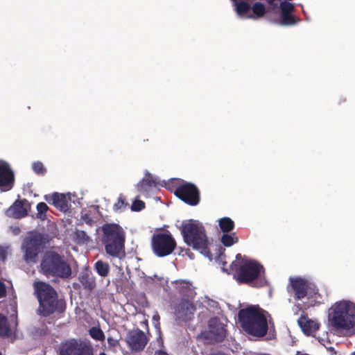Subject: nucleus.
I'll return each instance as SVG.
<instances>
[{"mask_svg":"<svg viewBox=\"0 0 355 355\" xmlns=\"http://www.w3.org/2000/svg\"><path fill=\"white\" fill-rule=\"evenodd\" d=\"M33 287L35 295L39 302L37 310L38 315L46 318L55 313L60 315L65 312V300L59 297L58 292L51 284L37 281L34 282Z\"/></svg>","mask_w":355,"mask_h":355,"instance_id":"nucleus-1","label":"nucleus"},{"mask_svg":"<svg viewBox=\"0 0 355 355\" xmlns=\"http://www.w3.org/2000/svg\"><path fill=\"white\" fill-rule=\"evenodd\" d=\"M184 242L205 257H211L210 242L204 225L198 220H184L180 226Z\"/></svg>","mask_w":355,"mask_h":355,"instance_id":"nucleus-2","label":"nucleus"},{"mask_svg":"<svg viewBox=\"0 0 355 355\" xmlns=\"http://www.w3.org/2000/svg\"><path fill=\"white\" fill-rule=\"evenodd\" d=\"M264 313L265 311L258 306H250L241 309L238 313V319L242 329L253 336H264L268 329Z\"/></svg>","mask_w":355,"mask_h":355,"instance_id":"nucleus-3","label":"nucleus"},{"mask_svg":"<svg viewBox=\"0 0 355 355\" xmlns=\"http://www.w3.org/2000/svg\"><path fill=\"white\" fill-rule=\"evenodd\" d=\"M102 243L107 254L120 257L125 253V234L116 223H105L101 227Z\"/></svg>","mask_w":355,"mask_h":355,"instance_id":"nucleus-4","label":"nucleus"},{"mask_svg":"<svg viewBox=\"0 0 355 355\" xmlns=\"http://www.w3.org/2000/svg\"><path fill=\"white\" fill-rule=\"evenodd\" d=\"M41 272L46 277L69 278L71 268L63 255L55 251H47L40 263Z\"/></svg>","mask_w":355,"mask_h":355,"instance_id":"nucleus-5","label":"nucleus"},{"mask_svg":"<svg viewBox=\"0 0 355 355\" xmlns=\"http://www.w3.org/2000/svg\"><path fill=\"white\" fill-rule=\"evenodd\" d=\"M234 271V277L239 284H250L259 288L267 283L265 278H259L261 272H264L263 266L254 260L243 261Z\"/></svg>","mask_w":355,"mask_h":355,"instance_id":"nucleus-6","label":"nucleus"},{"mask_svg":"<svg viewBox=\"0 0 355 355\" xmlns=\"http://www.w3.org/2000/svg\"><path fill=\"white\" fill-rule=\"evenodd\" d=\"M49 243V236L46 233L37 231L29 232L23 239L21 250L23 252V259L27 263L37 262L39 254Z\"/></svg>","mask_w":355,"mask_h":355,"instance_id":"nucleus-7","label":"nucleus"},{"mask_svg":"<svg viewBox=\"0 0 355 355\" xmlns=\"http://www.w3.org/2000/svg\"><path fill=\"white\" fill-rule=\"evenodd\" d=\"M331 325L336 329L355 327V305L348 302L336 303L329 316Z\"/></svg>","mask_w":355,"mask_h":355,"instance_id":"nucleus-8","label":"nucleus"},{"mask_svg":"<svg viewBox=\"0 0 355 355\" xmlns=\"http://www.w3.org/2000/svg\"><path fill=\"white\" fill-rule=\"evenodd\" d=\"M176 245L175 239L168 230L157 231L152 236L151 248L153 253L158 257L171 254Z\"/></svg>","mask_w":355,"mask_h":355,"instance_id":"nucleus-9","label":"nucleus"},{"mask_svg":"<svg viewBox=\"0 0 355 355\" xmlns=\"http://www.w3.org/2000/svg\"><path fill=\"white\" fill-rule=\"evenodd\" d=\"M174 194L186 204L191 206H196L200 201L199 189L195 184L191 182H184L179 185L175 190Z\"/></svg>","mask_w":355,"mask_h":355,"instance_id":"nucleus-10","label":"nucleus"},{"mask_svg":"<svg viewBox=\"0 0 355 355\" xmlns=\"http://www.w3.org/2000/svg\"><path fill=\"white\" fill-rule=\"evenodd\" d=\"M15 175L8 163L3 162L0 164V190L10 191L14 186Z\"/></svg>","mask_w":355,"mask_h":355,"instance_id":"nucleus-11","label":"nucleus"},{"mask_svg":"<svg viewBox=\"0 0 355 355\" xmlns=\"http://www.w3.org/2000/svg\"><path fill=\"white\" fill-rule=\"evenodd\" d=\"M196 306L191 302L187 300H182L175 306L174 313L178 320L187 322L193 318Z\"/></svg>","mask_w":355,"mask_h":355,"instance_id":"nucleus-12","label":"nucleus"},{"mask_svg":"<svg viewBox=\"0 0 355 355\" xmlns=\"http://www.w3.org/2000/svg\"><path fill=\"white\" fill-rule=\"evenodd\" d=\"M127 343L135 352H140L146 347L148 339L145 334L139 329L130 331L127 337Z\"/></svg>","mask_w":355,"mask_h":355,"instance_id":"nucleus-13","label":"nucleus"},{"mask_svg":"<svg viewBox=\"0 0 355 355\" xmlns=\"http://www.w3.org/2000/svg\"><path fill=\"white\" fill-rule=\"evenodd\" d=\"M30 205L27 200H17L6 210V215L13 218H21L27 216Z\"/></svg>","mask_w":355,"mask_h":355,"instance_id":"nucleus-14","label":"nucleus"},{"mask_svg":"<svg viewBox=\"0 0 355 355\" xmlns=\"http://www.w3.org/2000/svg\"><path fill=\"white\" fill-rule=\"evenodd\" d=\"M209 333L216 342L223 341L226 337V329L223 324L217 318H212L208 322Z\"/></svg>","mask_w":355,"mask_h":355,"instance_id":"nucleus-15","label":"nucleus"},{"mask_svg":"<svg viewBox=\"0 0 355 355\" xmlns=\"http://www.w3.org/2000/svg\"><path fill=\"white\" fill-rule=\"evenodd\" d=\"M290 282L296 300H302L306 296L309 284L306 279L301 277L291 278Z\"/></svg>","mask_w":355,"mask_h":355,"instance_id":"nucleus-16","label":"nucleus"},{"mask_svg":"<svg viewBox=\"0 0 355 355\" xmlns=\"http://www.w3.org/2000/svg\"><path fill=\"white\" fill-rule=\"evenodd\" d=\"M44 198L60 211H66L69 209V202L63 193L55 192L52 195H46Z\"/></svg>","mask_w":355,"mask_h":355,"instance_id":"nucleus-17","label":"nucleus"},{"mask_svg":"<svg viewBox=\"0 0 355 355\" xmlns=\"http://www.w3.org/2000/svg\"><path fill=\"white\" fill-rule=\"evenodd\" d=\"M297 323L306 335H313L320 327V324L318 322L312 320L304 315L299 318Z\"/></svg>","mask_w":355,"mask_h":355,"instance_id":"nucleus-18","label":"nucleus"},{"mask_svg":"<svg viewBox=\"0 0 355 355\" xmlns=\"http://www.w3.org/2000/svg\"><path fill=\"white\" fill-rule=\"evenodd\" d=\"M157 184V179L149 173H146L143 179L137 183V189L140 193L147 195L149 191L153 187H155Z\"/></svg>","mask_w":355,"mask_h":355,"instance_id":"nucleus-19","label":"nucleus"},{"mask_svg":"<svg viewBox=\"0 0 355 355\" xmlns=\"http://www.w3.org/2000/svg\"><path fill=\"white\" fill-rule=\"evenodd\" d=\"M79 343L74 338L61 343L59 347L60 355H76Z\"/></svg>","mask_w":355,"mask_h":355,"instance_id":"nucleus-20","label":"nucleus"},{"mask_svg":"<svg viewBox=\"0 0 355 355\" xmlns=\"http://www.w3.org/2000/svg\"><path fill=\"white\" fill-rule=\"evenodd\" d=\"M79 282L84 289L92 291L96 287V280L91 272L86 271L79 276Z\"/></svg>","mask_w":355,"mask_h":355,"instance_id":"nucleus-21","label":"nucleus"},{"mask_svg":"<svg viewBox=\"0 0 355 355\" xmlns=\"http://www.w3.org/2000/svg\"><path fill=\"white\" fill-rule=\"evenodd\" d=\"M12 332L6 316L0 313V337L9 338Z\"/></svg>","mask_w":355,"mask_h":355,"instance_id":"nucleus-22","label":"nucleus"},{"mask_svg":"<svg viewBox=\"0 0 355 355\" xmlns=\"http://www.w3.org/2000/svg\"><path fill=\"white\" fill-rule=\"evenodd\" d=\"M218 225L223 233H230L235 227L234 222L229 217H223L219 219Z\"/></svg>","mask_w":355,"mask_h":355,"instance_id":"nucleus-23","label":"nucleus"},{"mask_svg":"<svg viewBox=\"0 0 355 355\" xmlns=\"http://www.w3.org/2000/svg\"><path fill=\"white\" fill-rule=\"evenodd\" d=\"M220 241L224 246L230 247L234 243H238L239 237L236 236L235 232L232 234L223 233L221 236Z\"/></svg>","mask_w":355,"mask_h":355,"instance_id":"nucleus-24","label":"nucleus"},{"mask_svg":"<svg viewBox=\"0 0 355 355\" xmlns=\"http://www.w3.org/2000/svg\"><path fill=\"white\" fill-rule=\"evenodd\" d=\"M76 355H94L93 347L89 342L80 341Z\"/></svg>","mask_w":355,"mask_h":355,"instance_id":"nucleus-25","label":"nucleus"},{"mask_svg":"<svg viewBox=\"0 0 355 355\" xmlns=\"http://www.w3.org/2000/svg\"><path fill=\"white\" fill-rule=\"evenodd\" d=\"M94 268L97 273L101 277H107L109 274L110 266L109 264L106 262L99 260L96 262Z\"/></svg>","mask_w":355,"mask_h":355,"instance_id":"nucleus-26","label":"nucleus"},{"mask_svg":"<svg viewBox=\"0 0 355 355\" xmlns=\"http://www.w3.org/2000/svg\"><path fill=\"white\" fill-rule=\"evenodd\" d=\"M89 336L98 341H103L105 338V334L99 327H92L89 330Z\"/></svg>","mask_w":355,"mask_h":355,"instance_id":"nucleus-27","label":"nucleus"},{"mask_svg":"<svg viewBox=\"0 0 355 355\" xmlns=\"http://www.w3.org/2000/svg\"><path fill=\"white\" fill-rule=\"evenodd\" d=\"M297 22L296 17L292 13H283L280 15V24L284 26H291Z\"/></svg>","mask_w":355,"mask_h":355,"instance_id":"nucleus-28","label":"nucleus"},{"mask_svg":"<svg viewBox=\"0 0 355 355\" xmlns=\"http://www.w3.org/2000/svg\"><path fill=\"white\" fill-rule=\"evenodd\" d=\"M36 209L37 211V218L42 220H45L46 218V213L49 210L47 205L43 202H39L36 206Z\"/></svg>","mask_w":355,"mask_h":355,"instance_id":"nucleus-29","label":"nucleus"},{"mask_svg":"<svg viewBox=\"0 0 355 355\" xmlns=\"http://www.w3.org/2000/svg\"><path fill=\"white\" fill-rule=\"evenodd\" d=\"M252 11L257 17H261L266 12V8L263 3L261 2H256L252 6Z\"/></svg>","mask_w":355,"mask_h":355,"instance_id":"nucleus-30","label":"nucleus"},{"mask_svg":"<svg viewBox=\"0 0 355 355\" xmlns=\"http://www.w3.org/2000/svg\"><path fill=\"white\" fill-rule=\"evenodd\" d=\"M33 171L40 175H43L46 173V169L41 162H35L32 164Z\"/></svg>","mask_w":355,"mask_h":355,"instance_id":"nucleus-31","label":"nucleus"},{"mask_svg":"<svg viewBox=\"0 0 355 355\" xmlns=\"http://www.w3.org/2000/svg\"><path fill=\"white\" fill-rule=\"evenodd\" d=\"M128 205V203L125 201V198L123 195L120 194L117 202L114 205V209L116 211L121 210Z\"/></svg>","mask_w":355,"mask_h":355,"instance_id":"nucleus-32","label":"nucleus"},{"mask_svg":"<svg viewBox=\"0 0 355 355\" xmlns=\"http://www.w3.org/2000/svg\"><path fill=\"white\" fill-rule=\"evenodd\" d=\"M250 9V6L248 3L245 1H240L236 4V12L239 15H243L247 13Z\"/></svg>","mask_w":355,"mask_h":355,"instance_id":"nucleus-33","label":"nucleus"},{"mask_svg":"<svg viewBox=\"0 0 355 355\" xmlns=\"http://www.w3.org/2000/svg\"><path fill=\"white\" fill-rule=\"evenodd\" d=\"M294 9L295 6L292 3L288 1H283L280 3L281 14L292 13Z\"/></svg>","mask_w":355,"mask_h":355,"instance_id":"nucleus-34","label":"nucleus"},{"mask_svg":"<svg viewBox=\"0 0 355 355\" xmlns=\"http://www.w3.org/2000/svg\"><path fill=\"white\" fill-rule=\"evenodd\" d=\"M145 208V203L140 200H135L131 206V210L133 211H140Z\"/></svg>","mask_w":355,"mask_h":355,"instance_id":"nucleus-35","label":"nucleus"},{"mask_svg":"<svg viewBox=\"0 0 355 355\" xmlns=\"http://www.w3.org/2000/svg\"><path fill=\"white\" fill-rule=\"evenodd\" d=\"M245 261L246 260L243 259L241 254H237L236 255V260L231 263V270L233 271L235 270L236 268L239 267V266H240L243 261Z\"/></svg>","mask_w":355,"mask_h":355,"instance_id":"nucleus-36","label":"nucleus"},{"mask_svg":"<svg viewBox=\"0 0 355 355\" xmlns=\"http://www.w3.org/2000/svg\"><path fill=\"white\" fill-rule=\"evenodd\" d=\"M76 236L78 239L82 240L84 242H87L89 241V236L84 231H77Z\"/></svg>","mask_w":355,"mask_h":355,"instance_id":"nucleus-37","label":"nucleus"},{"mask_svg":"<svg viewBox=\"0 0 355 355\" xmlns=\"http://www.w3.org/2000/svg\"><path fill=\"white\" fill-rule=\"evenodd\" d=\"M6 294L5 284L0 281V298L3 297Z\"/></svg>","mask_w":355,"mask_h":355,"instance_id":"nucleus-38","label":"nucleus"},{"mask_svg":"<svg viewBox=\"0 0 355 355\" xmlns=\"http://www.w3.org/2000/svg\"><path fill=\"white\" fill-rule=\"evenodd\" d=\"M7 257V250L3 248H0V259L4 261Z\"/></svg>","mask_w":355,"mask_h":355,"instance_id":"nucleus-39","label":"nucleus"},{"mask_svg":"<svg viewBox=\"0 0 355 355\" xmlns=\"http://www.w3.org/2000/svg\"><path fill=\"white\" fill-rule=\"evenodd\" d=\"M82 219L87 223V224H92V219L89 216V214H85L82 216Z\"/></svg>","mask_w":355,"mask_h":355,"instance_id":"nucleus-40","label":"nucleus"},{"mask_svg":"<svg viewBox=\"0 0 355 355\" xmlns=\"http://www.w3.org/2000/svg\"><path fill=\"white\" fill-rule=\"evenodd\" d=\"M154 355H168L166 352L162 350H157Z\"/></svg>","mask_w":355,"mask_h":355,"instance_id":"nucleus-41","label":"nucleus"},{"mask_svg":"<svg viewBox=\"0 0 355 355\" xmlns=\"http://www.w3.org/2000/svg\"><path fill=\"white\" fill-rule=\"evenodd\" d=\"M186 253L191 258V259H193L194 255L192 252H190V250L189 249H187L186 250Z\"/></svg>","mask_w":355,"mask_h":355,"instance_id":"nucleus-42","label":"nucleus"},{"mask_svg":"<svg viewBox=\"0 0 355 355\" xmlns=\"http://www.w3.org/2000/svg\"><path fill=\"white\" fill-rule=\"evenodd\" d=\"M153 320H159V315L158 314L153 316Z\"/></svg>","mask_w":355,"mask_h":355,"instance_id":"nucleus-43","label":"nucleus"},{"mask_svg":"<svg viewBox=\"0 0 355 355\" xmlns=\"http://www.w3.org/2000/svg\"><path fill=\"white\" fill-rule=\"evenodd\" d=\"M99 355H106V354L104 353V352H101V353L99 354Z\"/></svg>","mask_w":355,"mask_h":355,"instance_id":"nucleus-44","label":"nucleus"},{"mask_svg":"<svg viewBox=\"0 0 355 355\" xmlns=\"http://www.w3.org/2000/svg\"><path fill=\"white\" fill-rule=\"evenodd\" d=\"M351 355H355V351Z\"/></svg>","mask_w":355,"mask_h":355,"instance_id":"nucleus-45","label":"nucleus"},{"mask_svg":"<svg viewBox=\"0 0 355 355\" xmlns=\"http://www.w3.org/2000/svg\"><path fill=\"white\" fill-rule=\"evenodd\" d=\"M0 355H2L1 352H0Z\"/></svg>","mask_w":355,"mask_h":355,"instance_id":"nucleus-46","label":"nucleus"}]
</instances>
